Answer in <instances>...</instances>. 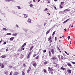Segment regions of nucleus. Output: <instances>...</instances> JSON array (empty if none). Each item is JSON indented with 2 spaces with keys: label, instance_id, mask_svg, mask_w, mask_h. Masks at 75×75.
Wrapping results in <instances>:
<instances>
[{
  "label": "nucleus",
  "instance_id": "f257e3e1",
  "mask_svg": "<svg viewBox=\"0 0 75 75\" xmlns=\"http://www.w3.org/2000/svg\"><path fill=\"white\" fill-rule=\"evenodd\" d=\"M48 70L49 73H50L51 74H52V72L54 71V69L50 68V67H48Z\"/></svg>",
  "mask_w": 75,
  "mask_h": 75
},
{
  "label": "nucleus",
  "instance_id": "f03ea898",
  "mask_svg": "<svg viewBox=\"0 0 75 75\" xmlns=\"http://www.w3.org/2000/svg\"><path fill=\"white\" fill-rule=\"evenodd\" d=\"M64 4V2H62L61 3V4L59 6L60 8H63V6H62V4L63 5Z\"/></svg>",
  "mask_w": 75,
  "mask_h": 75
},
{
  "label": "nucleus",
  "instance_id": "7ed1b4c3",
  "mask_svg": "<svg viewBox=\"0 0 75 75\" xmlns=\"http://www.w3.org/2000/svg\"><path fill=\"white\" fill-rule=\"evenodd\" d=\"M52 53V54H54V50L53 49H52L51 50H50Z\"/></svg>",
  "mask_w": 75,
  "mask_h": 75
},
{
  "label": "nucleus",
  "instance_id": "20e7f679",
  "mask_svg": "<svg viewBox=\"0 0 75 75\" xmlns=\"http://www.w3.org/2000/svg\"><path fill=\"white\" fill-rule=\"evenodd\" d=\"M67 72L69 74H71V70L70 69H68L67 70Z\"/></svg>",
  "mask_w": 75,
  "mask_h": 75
},
{
  "label": "nucleus",
  "instance_id": "39448f33",
  "mask_svg": "<svg viewBox=\"0 0 75 75\" xmlns=\"http://www.w3.org/2000/svg\"><path fill=\"white\" fill-rule=\"evenodd\" d=\"M24 47V46L23 45L22 46L21 49V51H22V50H24V48H23Z\"/></svg>",
  "mask_w": 75,
  "mask_h": 75
},
{
  "label": "nucleus",
  "instance_id": "423d86ee",
  "mask_svg": "<svg viewBox=\"0 0 75 75\" xmlns=\"http://www.w3.org/2000/svg\"><path fill=\"white\" fill-rule=\"evenodd\" d=\"M31 67H29L28 69V70L27 71V73H28L29 72H30V71H31Z\"/></svg>",
  "mask_w": 75,
  "mask_h": 75
},
{
  "label": "nucleus",
  "instance_id": "0eeeda50",
  "mask_svg": "<svg viewBox=\"0 0 75 75\" xmlns=\"http://www.w3.org/2000/svg\"><path fill=\"white\" fill-rule=\"evenodd\" d=\"M49 55L50 57H51V51L49 50Z\"/></svg>",
  "mask_w": 75,
  "mask_h": 75
},
{
  "label": "nucleus",
  "instance_id": "6e6552de",
  "mask_svg": "<svg viewBox=\"0 0 75 75\" xmlns=\"http://www.w3.org/2000/svg\"><path fill=\"white\" fill-rule=\"evenodd\" d=\"M19 74V73L16 72L14 73L13 75H17Z\"/></svg>",
  "mask_w": 75,
  "mask_h": 75
},
{
  "label": "nucleus",
  "instance_id": "1a4fd4ad",
  "mask_svg": "<svg viewBox=\"0 0 75 75\" xmlns=\"http://www.w3.org/2000/svg\"><path fill=\"white\" fill-rule=\"evenodd\" d=\"M1 58H4L6 57V55H3L1 56Z\"/></svg>",
  "mask_w": 75,
  "mask_h": 75
},
{
  "label": "nucleus",
  "instance_id": "9d476101",
  "mask_svg": "<svg viewBox=\"0 0 75 75\" xmlns=\"http://www.w3.org/2000/svg\"><path fill=\"white\" fill-rule=\"evenodd\" d=\"M34 46H32L30 48V51H31L33 50V48H34Z\"/></svg>",
  "mask_w": 75,
  "mask_h": 75
},
{
  "label": "nucleus",
  "instance_id": "9b49d317",
  "mask_svg": "<svg viewBox=\"0 0 75 75\" xmlns=\"http://www.w3.org/2000/svg\"><path fill=\"white\" fill-rule=\"evenodd\" d=\"M28 22L29 23H31V19H28Z\"/></svg>",
  "mask_w": 75,
  "mask_h": 75
},
{
  "label": "nucleus",
  "instance_id": "f8f14e48",
  "mask_svg": "<svg viewBox=\"0 0 75 75\" xmlns=\"http://www.w3.org/2000/svg\"><path fill=\"white\" fill-rule=\"evenodd\" d=\"M67 65L68 66H69V67H71V63H67Z\"/></svg>",
  "mask_w": 75,
  "mask_h": 75
},
{
  "label": "nucleus",
  "instance_id": "ddd939ff",
  "mask_svg": "<svg viewBox=\"0 0 75 75\" xmlns=\"http://www.w3.org/2000/svg\"><path fill=\"white\" fill-rule=\"evenodd\" d=\"M50 30H49L46 33V35H47L49 33H50Z\"/></svg>",
  "mask_w": 75,
  "mask_h": 75
},
{
  "label": "nucleus",
  "instance_id": "4468645a",
  "mask_svg": "<svg viewBox=\"0 0 75 75\" xmlns=\"http://www.w3.org/2000/svg\"><path fill=\"white\" fill-rule=\"evenodd\" d=\"M14 38V37H12V38H11L10 39V41H13V40Z\"/></svg>",
  "mask_w": 75,
  "mask_h": 75
},
{
  "label": "nucleus",
  "instance_id": "2eb2a0df",
  "mask_svg": "<svg viewBox=\"0 0 75 75\" xmlns=\"http://www.w3.org/2000/svg\"><path fill=\"white\" fill-rule=\"evenodd\" d=\"M32 65L34 67H36L37 66V64L35 63L33 64Z\"/></svg>",
  "mask_w": 75,
  "mask_h": 75
},
{
  "label": "nucleus",
  "instance_id": "dca6fc26",
  "mask_svg": "<svg viewBox=\"0 0 75 75\" xmlns=\"http://www.w3.org/2000/svg\"><path fill=\"white\" fill-rule=\"evenodd\" d=\"M51 59H52V60H55L56 59V57H53L51 58Z\"/></svg>",
  "mask_w": 75,
  "mask_h": 75
},
{
  "label": "nucleus",
  "instance_id": "f3484780",
  "mask_svg": "<svg viewBox=\"0 0 75 75\" xmlns=\"http://www.w3.org/2000/svg\"><path fill=\"white\" fill-rule=\"evenodd\" d=\"M17 33H16L15 34H13L12 35H13V36H17Z\"/></svg>",
  "mask_w": 75,
  "mask_h": 75
},
{
  "label": "nucleus",
  "instance_id": "a211bd4d",
  "mask_svg": "<svg viewBox=\"0 0 75 75\" xmlns=\"http://www.w3.org/2000/svg\"><path fill=\"white\" fill-rule=\"evenodd\" d=\"M6 35H11V34L10 33H8L6 34Z\"/></svg>",
  "mask_w": 75,
  "mask_h": 75
},
{
  "label": "nucleus",
  "instance_id": "6ab92c4d",
  "mask_svg": "<svg viewBox=\"0 0 75 75\" xmlns=\"http://www.w3.org/2000/svg\"><path fill=\"white\" fill-rule=\"evenodd\" d=\"M4 67V66L3 64H2L1 65V68H3Z\"/></svg>",
  "mask_w": 75,
  "mask_h": 75
},
{
  "label": "nucleus",
  "instance_id": "aec40b11",
  "mask_svg": "<svg viewBox=\"0 0 75 75\" xmlns=\"http://www.w3.org/2000/svg\"><path fill=\"white\" fill-rule=\"evenodd\" d=\"M23 15L25 18H27V15L26 14H23Z\"/></svg>",
  "mask_w": 75,
  "mask_h": 75
},
{
  "label": "nucleus",
  "instance_id": "412c9836",
  "mask_svg": "<svg viewBox=\"0 0 75 75\" xmlns=\"http://www.w3.org/2000/svg\"><path fill=\"white\" fill-rule=\"evenodd\" d=\"M39 56H37L36 57V59H39Z\"/></svg>",
  "mask_w": 75,
  "mask_h": 75
},
{
  "label": "nucleus",
  "instance_id": "4be33fe9",
  "mask_svg": "<svg viewBox=\"0 0 75 75\" xmlns=\"http://www.w3.org/2000/svg\"><path fill=\"white\" fill-rule=\"evenodd\" d=\"M51 39V37L50 36L49 38H48V41H50Z\"/></svg>",
  "mask_w": 75,
  "mask_h": 75
},
{
  "label": "nucleus",
  "instance_id": "5701e85b",
  "mask_svg": "<svg viewBox=\"0 0 75 75\" xmlns=\"http://www.w3.org/2000/svg\"><path fill=\"white\" fill-rule=\"evenodd\" d=\"M64 11H70V9H65Z\"/></svg>",
  "mask_w": 75,
  "mask_h": 75
},
{
  "label": "nucleus",
  "instance_id": "b1692460",
  "mask_svg": "<svg viewBox=\"0 0 75 75\" xmlns=\"http://www.w3.org/2000/svg\"><path fill=\"white\" fill-rule=\"evenodd\" d=\"M22 75H25V73L23 71H22Z\"/></svg>",
  "mask_w": 75,
  "mask_h": 75
},
{
  "label": "nucleus",
  "instance_id": "393cba45",
  "mask_svg": "<svg viewBox=\"0 0 75 75\" xmlns=\"http://www.w3.org/2000/svg\"><path fill=\"white\" fill-rule=\"evenodd\" d=\"M67 54V55H69V53H68L67 52V51H64Z\"/></svg>",
  "mask_w": 75,
  "mask_h": 75
},
{
  "label": "nucleus",
  "instance_id": "a878e982",
  "mask_svg": "<svg viewBox=\"0 0 75 75\" xmlns=\"http://www.w3.org/2000/svg\"><path fill=\"white\" fill-rule=\"evenodd\" d=\"M44 64L45 65H46V64H47V61L45 62H44Z\"/></svg>",
  "mask_w": 75,
  "mask_h": 75
},
{
  "label": "nucleus",
  "instance_id": "bb28decb",
  "mask_svg": "<svg viewBox=\"0 0 75 75\" xmlns=\"http://www.w3.org/2000/svg\"><path fill=\"white\" fill-rule=\"evenodd\" d=\"M61 69L62 70H65L66 69L64 68V67H61Z\"/></svg>",
  "mask_w": 75,
  "mask_h": 75
},
{
  "label": "nucleus",
  "instance_id": "cd10ccee",
  "mask_svg": "<svg viewBox=\"0 0 75 75\" xmlns=\"http://www.w3.org/2000/svg\"><path fill=\"white\" fill-rule=\"evenodd\" d=\"M43 71L45 73H46V72H47V70L45 69H44L43 70Z\"/></svg>",
  "mask_w": 75,
  "mask_h": 75
},
{
  "label": "nucleus",
  "instance_id": "c85d7f7f",
  "mask_svg": "<svg viewBox=\"0 0 75 75\" xmlns=\"http://www.w3.org/2000/svg\"><path fill=\"white\" fill-rule=\"evenodd\" d=\"M13 74V71H11L9 75H12V74Z\"/></svg>",
  "mask_w": 75,
  "mask_h": 75
},
{
  "label": "nucleus",
  "instance_id": "c756f323",
  "mask_svg": "<svg viewBox=\"0 0 75 75\" xmlns=\"http://www.w3.org/2000/svg\"><path fill=\"white\" fill-rule=\"evenodd\" d=\"M18 9H21V7L20 6H17Z\"/></svg>",
  "mask_w": 75,
  "mask_h": 75
},
{
  "label": "nucleus",
  "instance_id": "7c9ffc66",
  "mask_svg": "<svg viewBox=\"0 0 75 75\" xmlns=\"http://www.w3.org/2000/svg\"><path fill=\"white\" fill-rule=\"evenodd\" d=\"M27 43H24L23 44V46H24L25 47V46L26 45Z\"/></svg>",
  "mask_w": 75,
  "mask_h": 75
},
{
  "label": "nucleus",
  "instance_id": "2f4dec72",
  "mask_svg": "<svg viewBox=\"0 0 75 75\" xmlns=\"http://www.w3.org/2000/svg\"><path fill=\"white\" fill-rule=\"evenodd\" d=\"M57 50H59V51H61V50L58 47H57Z\"/></svg>",
  "mask_w": 75,
  "mask_h": 75
},
{
  "label": "nucleus",
  "instance_id": "473e14b6",
  "mask_svg": "<svg viewBox=\"0 0 75 75\" xmlns=\"http://www.w3.org/2000/svg\"><path fill=\"white\" fill-rule=\"evenodd\" d=\"M29 6H30V7H33V5L32 4H30V5Z\"/></svg>",
  "mask_w": 75,
  "mask_h": 75
},
{
  "label": "nucleus",
  "instance_id": "72a5a7b5",
  "mask_svg": "<svg viewBox=\"0 0 75 75\" xmlns=\"http://www.w3.org/2000/svg\"><path fill=\"white\" fill-rule=\"evenodd\" d=\"M3 30H5V31H7V29H6V28H3Z\"/></svg>",
  "mask_w": 75,
  "mask_h": 75
},
{
  "label": "nucleus",
  "instance_id": "f704fd0d",
  "mask_svg": "<svg viewBox=\"0 0 75 75\" xmlns=\"http://www.w3.org/2000/svg\"><path fill=\"white\" fill-rule=\"evenodd\" d=\"M28 58H30V54H28L27 56Z\"/></svg>",
  "mask_w": 75,
  "mask_h": 75
},
{
  "label": "nucleus",
  "instance_id": "c9c22d12",
  "mask_svg": "<svg viewBox=\"0 0 75 75\" xmlns=\"http://www.w3.org/2000/svg\"><path fill=\"white\" fill-rule=\"evenodd\" d=\"M61 59H64L63 56H61Z\"/></svg>",
  "mask_w": 75,
  "mask_h": 75
},
{
  "label": "nucleus",
  "instance_id": "e433bc0d",
  "mask_svg": "<svg viewBox=\"0 0 75 75\" xmlns=\"http://www.w3.org/2000/svg\"><path fill=\"white\" fill-rule=\"evenodd\" d=\"M32 3V1H30V2H28V4H31Z\"/></svg>",
  "mask_w": 75,
  "mask_h": 75
},
{
  "label": "nucleus",
  "instance_id": "4c0bfd02",
  "mask_svg": "<svg viewBox=\"0 0 75 75\" xmlns=\"http://www.w3.org/2000/svg\"><path fill=\"white\" fill-rule=\"evenodd\" d=\"M53 7H54V9L57 10V8L54 6V5L53 6Z\"/></svg>",
  "mask_w": 75,
  "mask_h": 75
},
{
  "label": "nucleus",
  "instance_id": "58836bf2",
  "mask_svg": "<svg viewBox=\"0 0 75 75\" xmlns=\"http://www.w3.org/2000/svg\"><path fill=\"white\" fill-rule=\"evenodd\" d=\"M67 38L68 39V40H69L70 38V36H68Z\"/></svg>",
  "mask_w": 75,
  "mask_h": 75
},
{
  "label": "nucleus",
  "instance_id": "ea45409f",
  "mask_svg": "<svg viewBox=\"0 0 75 75\" xmlns=\"http://www.w3.org/2000/svg\"><path fill=\"white\" fill-rule=\"evenodd\" d=\"M55 32H54L52 34V35H54V34H55Z\"/></svg>",
  "mask_w": 75,
  "mask_h": 75
},
{
  "label": "nucleus",
  "instance_id": "a19ab883",
  "mask_svg": "<svg viewBox=\"0 0 75 75\" xmlns=\"http://www.w3.org/2000/svg\"><path fill=\"white\" fill-rule=\"evenodd\" d=\"M8 1H13V0H7Z\"/></svg>",
  "mask_w": 75,
  "mask_h": 75
},
{
  "label": "nucleus",
  "instance_id": "79ce46f5",
  "mask_svg": "<svg viewBox=\"0 0 75 75\" xmlns=\"http://www.w3.org/2000/svg\"><path fill=\"white\" fill-rule=\"evenodd\" d=\"M31 53H32V52H31V51L30 52H29V55H30V54H31Z\"/></svg>",
  "mask_w": 75,
  "mask_h": 75
},
{
  "label": "nucleus",
  "instance_id": "37998d69",
  "mask_svg": "<svg viewBox=\"0 0 75 75\" xmlns=\"http://www.w3.org/2000/svg\"><path fill=\"white\" fill-rule=\"evenodd\" d=\"M48 10V8H45V10H44V11H47Z\"/></svg>",
  "mask_w": 75,
  "mask_h": 75
},
{
  "label": "nucleus",
  "instance_id": "c03bdc74",
  "mask_svg": "<svg viewBox=\"0 0 75 75\" xmlns=\"http://www.w3.org/2000/svg\"><path fill=\"white\" fill-rule=\"evenodd\" d=\"M46 51H47L45 50H43L44 52H46Z\"/></svg>",
  "mask_w": 75,
  "mask_h": 75
},
{
  "label": "nucleus",
  "instance_id": "a18cd8bd",
  "mask_svg": "<svg viewBox=\"0 0 75 75\" xmlns=\"http://www.w3.org/2000/svg\"><path fill=\"white\" fill-rule=\"evenodd\" d=\"M23 65L24 67H25V64L24 63L23 64Z\"/></svg>",
  "mask_w": 75,
  "mask_h": 75
},
{
  "label": "nucleus",
  "instance_id": "49530a36",
  "mask_svg": "<svg viewBox=\"0 0 75 75\" xmlns=\"http://www.w3.org/2000/svg\"><path fill=\"white\" fill-rule=\"evenodd\" d=\"M9 67L10 68H12V66H9Z\"/></svg>",
  "mask_w": 75,
  "mask_h": 75
},
{
  "label": "nucleus",
  "instance_id": "de8ad7c7",
  "mask_svg": "<svg viewBox=\"0 0 75 75\" xmlns=\"http://www.w3.org/2000/svg\"><path fill=\"white\" fill-rule=\"evenodd\" d=\"M69 20V19H68L66 21H65V22L67 23V21H68Z\"/></svg>",
  "mask_w": 75,
  "mask_h": 75
},
{
  "label": "nucleus",
  "instance_id": "09e8293b",
  "mask_svg": "<svg viewBox=\"0 0 75 75\" xmlns=\"http://www.w3.org/2000/svg\"><path fill=\"white\" fill-rule=\"evenodd\" d=\"M55 41H57V37H55Z\"/></svg>",
  "mask_w": 75,
  "mask_h": 75
},
{
  "label": "nucleus",
  "instance_id": "8fccbe9b",
  "mask_svg": "<svg viewBox=\"0 0 75 75\" xmlns=\"http://www.w3.org/2000/svg\"><path fill=\"white\" fill-rule=\"evenodd\" d=\"M37 55V54H35L34 55H33V57H35Z\"/></svg>",
  "mask_w": 75,
  "mask_h": 75
},
{
  "label": "nucleus",
  "instance_id": "3c124183",
  "mask_svg": "<svg viewBox=\"0 0 75 75\" xmlns=\"http://www.w3.org/2000/svg\"><path fill=\"white\" fill-rule=\"evenodd\" d=\"M54 67L57 68V64H56L55 66H54Z\"/></svg>",
  "mask_w": 75,
  "mask_h": 75
},
{
  "label": "nucleus",
  "instance_id": "603ef678",
  "mask_svg": "<svg viewBox=\"0 0 75 75\" xmlns=\"http://www.w3.org/2000/svg\"><path fill=\"white\" fill-rule=\"evenodd\" d=\"M6 43H7V42H4V45H5V44H6Z\"/></svg>",
  "mask_w": 75,
  "mask_h": 75
},
{
  "label": "nucleus",
  "instance_id": "864d4df0",
  "mask_svg": "<svg viewBox=\"0 0 75 75\" xmlns=\"http://www.w3.org/2000/svg\"><path fill=\"white\" fill-rule=\"evenodd\" d=\"M48 1V3H49V4L50 3V1H49L47 0V1Z\"/></svg>",
  "mask_w": 75,
  "mask_h": 75
},
{
  "label": "nucleus",
  "instance_id": "5fc2aeb1",
  "mask_svg": "<svg viewBox=\"0 0 75 75\" xmlns=\"http://www.w3.org/2000/svg\"><path fill=\"white\" fill-rule=\"evenodd\" d=\"M64 30L66 31V32H67V29L65 28L64 29Z\"/></svg>",
  "mask_w": 75,
  "mask_h": 75
},
{
  "label": "nucleus",
  "instance_id": "6e6d98bb",
  "mask_svg": "<svg viewBox=\"0 0 75 75\" xmlns=\"http://www.w3.org/2000/svg\"><path fill=\"white\" fill-rule=\"evenodd\" d=\"M50 42H52V40H51V39H50Z\"/></svg>",
  "mask_w": 75,
  "mask_h": 75
},
{
  "label": "nucleus",
  "instance_id": "4d7b16f0",
  "mask_svg": "<svg viewBox=\"0 0 75 75\" xmlns=\"http://www.w3.org/2000/svg\"><path fill=\"white\" fill-rule=\"evenodd\" d=\"M8 51V49H7L6 50V51L7 52Z\"/></svg>",
  "mask_w": 75,
  "mask_h": 75
},
{
  "label": "nucleus",
  "instance_id": "13d9d810",
  "mask_svg": "<svg viewBox=\"0 0 75 75\" xmlns=\"http://www.w3.org/2000/svg\"><path fill=\"white\" fill-rule=\"evenodd\" d=\"M16 27H18V25L16 24Z\"/></svg>",
  "mask_w": 75,
  "mask_h": 75
},
{
  "label": "nucleus",
  "instance_id": "bf43d9fd",
  "mask_svg": "<svg viewBox=\"0 0 75 75\" xmlns=\"http://www.w3.org/2000/svg\"><path fill=\"white\" fill-rule=\"evenodd\" d=\"M57 57H58V58H60V56H59V55H57Z\"/></svg>",
  "mask_w": 75,
  "mask_h": 75
},
{
  "label": "nucleus",
  "instance_id": "052dcab7",
  "mask_svg": "<svg viewBox=\"0 0 75 75\" xmlns=\"http://www.w3.org/2000/svg\"><path fill=\"white\" fill-rule=\"evenodd\" d=\"M72 63L73 64H75V62H72Z\"/></svg>",
  "mask_w": 75,
  "mask_h": 75
},
{
  "label": "nucleus",
  "instance_id": "680f3d73",
  "mask_svg": "<svg viewBox=\"0 0 75 75\" xmlns=\"http://www.w3.org/2000/svg\"><path fill=\"white\" fill-rule=\"evenodd\" d=\"M70 44H71H71H72V43H71V42L70 41Z\"/></svg>",
  "mask_w": 75,
  "mask_h": 75
},
{
  "label": "nucleus",
  "instance_id": "e2e57ef3",
  "mask_svg": "<svg viewBox=\"0 0 75 75\" xmlns=\"http://www.w3.org/2000/svg\"><path fill=\"white\" fill-rule=\"evenodd\" d=\"M47 14H49V15H50V13H47Z\"/></svg>",
  "mask_w": 75,
  "mask_h": 75
},
{
  "label": "nucleus",
  "instance_id": "0e129e2a",
  "mask_svg": "<svg viewBox=\"0 0 75 75\" xmlns=\"http://www.w3.org/2000/svg\"><path fill=\"white\" fill-rule=\"evenodd\" d=\"M33 1H34V2H35V0H33Z\"/></svg>",
  "mask_w": 75,
  "mask_h": 75
},
{
  "label": "nucleus",
  "instance_id": "69168bd1",
  "mask_svg": "<svg viewBox=\"0 0 75 75\" xmlns=\"http://www.w3.org/2000/svg\"><path fill=\"white\" fill-rule=\"evenodd\" d=\"M65 23H66L65 21H64V22H63L64 24H65Z\"/></svg>",
  "mask_w": 75,
  "mask_h": 75
},
{
  "label": "nucleus",
  "instance_id": "338daca9",
  "mask_svg": "<svg viewBox=\"0 0 75 75\" xmlns=\"http://www.w3.org/2000/svg\"><path fill=\"white\" fill-rule=\"evenodd\" d=\"M65 23H66L65 21H64V22H63L64 24H65Z\"/></svg>",
  "mask_w": 75,
  "mask_h": 75
},
{
  "label": "nucleus",
  "instance_id": "774afa93",
  "mask_svg": "<svg viewBox=\"0 0 75 75\" xmlns=\"http://www.w3.org/2000/svg\"><path fill=\"white\" fill-rule=\"evenodd\" d=\"M74 44H75V41H74Z\"/></svg>",
  "mask_w": 75,
  "mask_h": 75
}]
</instances>
